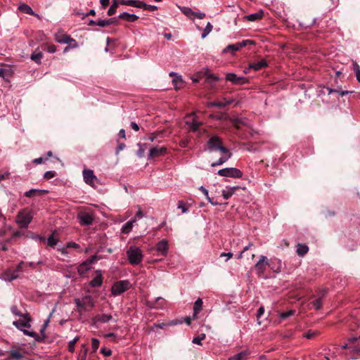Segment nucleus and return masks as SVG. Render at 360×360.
<instances>
[{"instance_id": "6e6d98bb", "label": "nucleus", "mask_w": 360, "mask_h": 360, "mask_svg": "<svg viewBox=\"0 0 360 360\" xmlns=\"http://www.w3.org/2000/svg\"><path fill=\"white\" fill-rule=\"evenodd\" d=\"M275 262L277 264V268H274V266H272L271 269L274 270V271L277 272V273L281 271V269H282L281 261L280 259H276ZM273 263H274V262H273Z\"/></svg>"}, {"instance_id": "dca6fc26", "label": "nucleus", "mask_w": 360, "mask_h": 360, "mask_svg": "<svg viewBox=\"0 0 360 360\" xmlns=\"http://www.w3.org/2000/svg\"><path fill=\"white\" fill-rule=\"evenodd\" d=\"M18 278V273L16 271H14V270H12L11 269H7L0 276V278L6 282H11Z\"/></svg>"}, {"instance_id": "bb28decb", "label": "nucleus", "mask_w": 360, "mask_h": 360, "mask_svg": "<svg viewBox=\"0 0 360 360\" xmlns=\"http://www.w3.org/2000/svg\"><path fill=\"white\" fill-rule=\"evenodd\" d=\"M116 1L117 2L118 6L120 4H122V5H126V6H129L136 7V8H138L139 6V0H116Z\"/></svg>"}, {"instance_id": "1a4fd4ad", "label": "nucleus", "mask_w": 360, "mask_h": 360, "mask_svg": "<svg viewBox=\"0 0 360 360\" xmlns=\"http://www.w3.org/2000/svg\"><path fill=\"white\" fill-rule=\"evenodd\" d=\"M269 265L267 257L264 255L260 256L259 261L255 265L257 274L259 276L262 275L264 273L266 266Z\"/></svg>"}, {"instance_id": "aec40b11", "label": "nucleus", "mask_w": 360, "mask_h": 360, "mask_svg": "<svg viewBox=\"0 0 360 360\" xmlns=\"http://www.w3.org/2000/svg\"><path fill=\"white\" fill-rule=\"evenodd\" d=\"M103 283L102 274L101 271H96V276L90 281V285L91 287H99Z\"/></svg>"}, {"instance_id": "cd10ccee", "label": "nucleus", "mask_w": 360, "mask_h": 360, "mask_svg": "<svg viewBox=\"0 0 360 360\" xmlns=\"http://www.w3.org/2000/svg\"><path fill=\"white\" fill-rule=\"evenodd\" d=\"M134 223L136 222L133 219L126 222L121 229L122 233L128 234L132 230Z\"/></svg>"}, {"instance_id": "c85d7f7f", "label": "nucleus", "mask_w": 360, "mask_h": 360, "mask_svg": "<svg viewBox=\"0 0 360 360\" xmlns=\"http://www.w3.org/2000/svg\"><path fill=\"white\" fill-rule=\"evenodd\" d=\"M309 250V248L307 245L299 243L297 245L296 252L299 256L303 257Z\"/></svg>"}, {"instance_id": "0eeeda50", "label": "nucleus", "mask_w": 360, "mask_h": 360, "mask_svg": "<svg viewBox=\"0 0 360 360\" xmlns=\"http://www.w3.org/2000/svg\"><path fill=\"white\" fill-rule=\"evenodd\" d=\"M217 174L221 176L232 177L235 179L240 178L243 176V172L235 167H226L219 169Z\"/></svg>"}, {"instance_id": "774afa93", "label": "nucleus", "mask_w": 360, "mask_h": 360, "mask_svg": "<svg viewBox=\"0 0 360 360\" xmlns=\"http://www.w3.org/2000/svg\"><path fill=\"white\" fill-rule=\"evenodd\" d=\"M264 313V308L260 307L257 311V318H260Z\"/></svg>"}, {"instance_id": "e2e57ef3", "label": "nucleus", "mask_w": 360, "mask_h": 360, "mask_svg": "<svg viewBox=\"0 0 360 360\" xmlns=\"http://www.w3.org/2000/svg\"><path fill=\"white\" fill-rule=\"evenodd\" d=\"M316 333L315 331H308L304 335V337L308 339H310L316 335Z\"/></svg>"}, {"instance_id": "a878e982", "label": "nucleus", "mask_w": 360, "mask_h": 360, "mask_svg": "<svg viewBox=\"0 0 360 360\" xmlns=\"http://www.w3.org/2000/svg\"><path fill=\"white\" fill-rule=\"evenodd\" d=\"M202 300L201 298H198L197 300L195 302L193 306V319H195L197 317V314L202 309Z\"/></svg>"}, {"instance_id": "6e6552de", "label": "nucleus", "mask_w": 360, "mask_h": 360, "mask_svg": "<svg viewBox=\"0 0 360 360\" xmlns=\"http://www.w3.org/2000/svg\"><path fill=\"white\" fill-rule=\"evenodd\" d=\"M98 259V257L96 255H94L84 262L77 268L78 274L80 276H84L87 273V271L91 269V264L96 262Z\"/></svg>"}, {"instance_id": "423d86ee", "label": "nucleus", "mask_w": 360, "mask_h": 360, "mask_svg": "<svg viewBox=\"0 0 360 360\" xmlns=\"http://www.w3.org/2000/svg\"><path fill=\"white\" fill-rule=\"evenodd\" d=\"M130 287V283L127 280L119 281L113 284L111 292L114 296H117L127 291Z\"/></svg>"}, {"instance_id": "ea45409f", "label": "nucleus", "mask_w": 360, "mask_h": 360, "mask_svg": "<svg viewBox=\"0 0 360 360\" xmlns=\"http://www.w3.org/2000/svg\"><path fill=\"white\" fill-rule=\"evenodd\" d=\"M212 30V25L210 22H208L206 27L203 30L202 34L201 35L202 39L205 38L210 34V32H211Z\"/></svg>"}, {"instance_id": "4d7b16f0", "label": "nucleus", "mask_w": 360, "mask_h": 360, "mask_svg": "<svg viewBox=\"0 0 360 360\" xmlns=\"http://www.w3.org/2000/svg\"><path fill=\"white\" fill-rule=\"evenodd\" d=\"M11 311L13 314L17 316H22L24 315L18 309V307L16 306H12L11 307Z\"/></svg>"}, {"instance_id": "9b49d317", "label": "nucleus", "mask_w": 360, "mask_h": 360, "mask_svg": "<svg viewBox=\"0 0 360 360\" xmlns=\"http://www.w3.org/2000/svg\"><path fill=\"white\" fill-rule=\"evenodd\" d=\"M77 219L82 225L89 226L91 225L94 220V215L89 212H80L77 214Z\"/></svg>"}, {"instance_id": "5fc2aeb1", "label": "nucleus", "mask_w": 360, "mask_h": 360, "mask_svg": "<svg viewBox=\"0 0 360 360\" xmlns=\"http://www.w3.org/2000/svg\"><path fill=\"white\" fill-rule=\"evenodd\" d=\"M42 54L41 53H32L31 55V59L35 61L36 63H39Z\"/></svg>"}, {"instance_id": "0e129e2a", "label": "nucleus", "mask_w": 360, "mask_h": 360, "mask_svg": "<svg viewBox=\"0 0 360 360\" xmlns=\"http://www.w3.org/2000/svg\"><path fill=\"white\" fill-rule=\"evenodd\" d=\"M101 352L105 356H109L112 354V352L110 349H108L105 348H102L101 350Z\"/></svg>"}, {"instance_id": "f03ea898", "label": "nucleus", "mask_w": 360, "mask_h": 360, "mask_svg": "<svg viewBox=\"0 0 360 360\" xmlns=\"http://www.w3.org/2000/svg\"><path fill=\"white\" fill-rule=\"evenodd\" d=\"M33 218V213L32 211L29 210H21L20 211L15 219V222L21 227V228H27L28 227L30 223L31 222Z\"/></svg>"}, {"instance_id": "b1692460", "label": "nucleus", "mask_w": 360, "mask_h": 360, "mask_svg": "<svg viewBox=\"0 0 360 360\" xmlns=\"http://www.w3.org/2000/svg\"><path fill=\"white\" fill-rule=\"evenodd\" d=\"M112 319V316L110 314H98L94 319L95 322L105 323L109 322Z\"/></svg>"}, {"instance_id": "4be33fe9", "label": "nucleus", "mask_w": 360, "mask_h": 360, "mask_svg": "<svg viewBox=\"0 0 360 360\" xmlns=\"http://www.w3.org/2000/svg\"><path fill=\"white\" fill-rule=\"evenodd\" d=\"M226 79L228 80V81H230L233 84H242L243 83V81L245 80V79L244 77H238L236 74L234 73H229L226 75Z\"/></svg>"}, {"instance_id": "79ce46f5", "label": "nucleus", "mask_w": 360, "mask_h": 360, "mask_svg": "<svg viewBox=\"0 0 360 360\" xmlns=\"http://www.w3.org/2000/svg\"><path fill=\"white\" fill-rule=\"evenodd\" d=\"M199 189L202 192V193L205 195L207 200L212 205H217V202H214L210 198L208 190L205 188L204 186H201Z\"/></svg>"}, {"instance_id": "9d476101", "label": "nucleus", "mask_w": 360, "mask_h": 360, "mask_svg": "<svg viewBox=\"0 0 360 360\" xmlns=\"http://www.w3.org/2000/svg\"><path fill=\"white\" fill-rule=\"evenodd\" d=\"M117 21V18H111L109 19H100L98 20H91L89 21L88 25H98L101 27H105L110 25L115 24Z\"/></svg>"}, {"instance_id": "f704fd0d", "label": "nucleus", "mask_w": 360, "mask_h": 360, "mask_svg": "<svg viewBox=\"0 0 360 360\" xmlns=\"http://www.w3.org/2000/svg\"><path fill=\"white\" fill-rule=\"evenodd\" d=\"M9 353L12 359L15 360H20L23 358V355L18 350L11 349Z\"/></svg>"}, {"instance_id": "5701e85b", "label": "nucleus", "mask_w": 360, "mask_h": 360, "mask_svg": "<svg viewBox=\"0 0 360 360\" xmlns=\"http://www.w3.org/2000/svg\"><path fill=\"white\" fill-rule=\"evenodd\" d=\"M233 101L232 99L224 100V101H213L210 102L207 104L208 107H218V108H224L231 103H232Z\"/></svg>"}, {"instance_id": "a19ab883", "label": "nucleus", "mask_w": 360, "mask_h": 360, "mask_svg": "<svg viewBox=\"0 0 360 360\" xmlns=\"http://www.w3.org/2000/svg\"><path fill=\"white\" fill-rule=\"evenodd\" d=\"M46 242L49 246L54 248L58 243V240L52 234L47 238Z\"/></svg>"}, {"instance_id": "7c9ffc66", "label": "nucleus", "mask_w": 360, "mask_h": 360, "mask_svg": "<svg viewBox=\"0 0 360 360\" xmlns=\"http://www.w3.org/2000/svg\"><path fill=\"white\" fill-rule=\"evenodd\" d=\"M266 61L265 60H262L260 61L252 63L251 65H250V68L254 69L255 70H259L266 67Z\"/></svg>"}, {"instance_id": "72a5a7b5", "label": "nucleus", "mask_w": 360, "mask_h": 360, "mask_svg": "<svg viewBox=\"0 0 360 360\" xmlns=\"http://www.w3.org/2000/svg\"><path fill=\"white\" fill-rule=\"evenodd\" d=\"M247 354L248 352L243 351L229 357V360H243L244 358L247 356Z\"/></svg>"}, {"instance_id": "864d4df0", "label": "nucleus", "mask_w": 360, "mask_h": 360, "mask_svg": "<svg viewBox=\"0 0 360 360\" xmlns=\"http://www.w3.org/2000/svg\"><path fill=\"white\" fill-rule=\"evenodd\" d=\"M144 217V214L143 213L140 207H139L137 212L136 213L134 217L132 219L134 220V221L136 222L138 219H140Z\"/></svg>"}, {"instance_id": "412c9836", "label": "nucleus", "mask_w": 360, "mask_h": 360, "mask_svg": "<svg viewBox=\"0 0 360 360\" xmlns=\"http://www.w3.org/2000/svg\"><path fill=\"white\" fill-rule=\"evenodd\" d=\"M224 155L221 157L217 161L212 162L211 166L212 167L219 166L225 163L232 156V153L228 150V153H221Z\"/></svg>"}, {"instance_id": "de8ad7c7", "label": "nucleus", "mask_w": 360, "mask_h": 360, "mask_svg": "<svg viewBox=\"0 0 360 360\" xmlns=\"http://www.w3.org/2000/svg\"><path fill=\"white\" fill-rule=\"evenodd\" d=\"M79 337H75L73 340H70L68 343V350L70 352H73L75 350V345L76 342L78 341Z\"/></svg>"}, {"instance_id": "37998d69", "label": "nucleus", "mask_w": 360, "mask_h": 360, "mask_svg": "<svg viewBox=\"0 0 360 360\" xmlns=\"http://www.w3.org/2000/svg\"><path fill=\"white\" fill-rule=\"evenodd\" d=\"M172 82L176 89H179L181 87L180 84L182 83V79L180 75H176L172 80Z\"/></svg>"}, {"instance_id": "c9c22d12", "label": "nucleus", "mask_w": 360, "mask_h": 360, "mask_svg": "<svg viewBox=\"0 0 360 360\" xmlns=\"http://www.w3.org/2000/svg\"><path fill=\"white\" fill-rule=\"evenodd\" d=\"M44 190L30 189L25 193V195L27 198L32 197L35 193H46Z\"/></svg>"}, {"instance_id": "09e8293b", "label": "nucleus", "mask_w": 360, "mask_h": 360, "mask_svg": "<svg viewBox=\"0 0 360 360\" xmlns=\"http://www.w3.org/2000/svg\"><path fill=\"white\" fill-rule=\"evenodd\" d=\"M328 94H330L333 92H336L338 94H339L340 96H343L345 95H347L349 93H352V91H342V90H337V89H330V88H328Z\"/></svg>"}, {"instance_id": "393cba45", "label": "nucleus", "mask_w": 360, "mask_h": 360, "mask_svg": "<svg viewBox=\"0 0 360 360\" xmlns=\"http://www.w3.org/2000/svg\"><path fill=\"white\" fill-rule=\"evenodd\" d=\"M118 18L124 19L126 20L127 22H133L139 18V16L135 14H130L129 13L124 12L118 15Z\"/></svg>"}, {"instance_id": "4468645a", "label": "nucleus", "mask_w": 360, "mask_h": 360, "mask_svg": "<svg viewBox=\"0 0 360 360\" xmlns=\"http://www.w3.org/2000/svg\"><path fill=\"white\" fill-rule=\"evenodd\" d=\"M55 39H56V41L60 44H65L74 43L75 44L72 45V48L77 47L76 41L66 34H63V33L56 34Z\"/></svg>"}, {"instance_id": "69168bd1", "label": "nucleus", "mask_w": 360, "mask_h": 360, "mask_svg": "<svg viewBox=\"0 0 360 360\" xmlns=\"http://www.w3.org/2000/svg\"><path fill=\"white\" fill-rule=\"evenodd\" d=\"M227 257V259H226V261H227L233 257V254L231 252H227V253L222 252L220 255V257Z\"/></svg>"}, {"instance_id": "c756f323", "label": "nucleus", "mask_w": 360, "mask_h": 360, "mask_svg": "<svg viewBox=\"0 0 360 360\" xmlns=\"http://www.w3.org/2000/svg\"><path fill=\"white\" fill-rule=\"evenodd\" d=\"M263 14H264L263 11H259L257 13L250 14V15H247L245 18L248 20L254 22L259 19H261L263 16Z\"/></svg>"}, {"instance_id": "e433bc0d", "label": "nucleus", "mask_w": 360, "mask_h": 360, "mask_svg": "<svg viewBox=\"0 0 360 360\" xmlns=\"http://www.w3.org/2000/svg\"><path fill=\"white\" fill-rule=\"evenodd\" d=\"M353 70L355 72L356 79L359 83H360V67L356 61H353L352 63Z\"/></svg>"}, {"instance_id": "ddd939ff", "label": "nucleus", "mask_w": 360, "mask_h": 360, "mask_svg": "<svg viewBox=\"0 0 360 360\" xmlns=\"http://www.w3.org/2000/svg\"><path fill=\"white\" fill-rule=\"evenodd\" d=\"M82 174L84 182L91 186H94L95 182L97 181V177L94 175L93 170L85 169Z\"/></svg>"}, {"instance_id": "6ab92c4d", "label": "nucleus", "mask_w": 360, "mask_h": 360, "mask_svg": "<svg viewBox=\"0 0 360 360\" xmlns=\"http://www.w3.org/2000/svg\"><path fill=\"white\" fill-rule=\"evenodd\" d=\"M240 187L236 186H227L222 191V196L225 200L229 199Z\"/></svg>"}, {"instance_id": "7ed1b4c3", "label": "nucleus", "mask_w": 360, "mask_h": 360, "mask_svg": "<svg viewBox=\"0 0 360 360\" xmlns=\"http://www.w3.org/2000/svg\"><path fill=\"white\" fill-rule=\"evenodd\" d=\"M23 319L15 321L13 322V325L15 326L18 329L22 331V333L30 337H34L35 333L25 330V328H30V319L27 314H25L22 316Z\"/></svg>"}, {"instance_id": "f8f14e48", "label": "nucleus", "mask_w": 360, "mask_h": 360, "mask_svg": "<svg viewBox=\"0 0 360 360\" xmlns=\"http://www.w3.org/2000/svg\"><path fill=\"white\" fill-rule=\"evenodd\" d=\"M180 9L181 12L191 20H194L195 18L202 19L205 17L204 13L193 11L192 9L188 7H181Z\"/></svg>"}, {"instance_id": "bf43d9fd", "label": "nucleus", "mask_w": 360, "mask_h": 360, "mask_svg": "<svg viewBox=\"0 0 360 360\" xmlns=\"http://www.w3.org/2000/svg\"><path fill=\"white\" fill-rule=\"evenodd\" d=\"M139 149L136 151V155L139 158H142L144 155L145 149L143 148V145L141 143L138 144Z\"/></svg>"}, {"instance_id": "49530a36", "label": "nucleus", "mask_w": 360, "mask_h": 360, "mask_svg": "<svg viewBox=\"0 0 360 360\" xmlns=\"http://www.w3.org/2000/svg\"><path fill=\"white\" fill-rule=\"evenodd\" d=\"M219 80V77L212 75V74H210V73H208L207 74V77H206V82H208V83H213V82H215Z\"/></svg>"}, {"instance_id": "052dcab7", "label": "nucleus", "mask_w": 360, "mask_h": 360, "mask_svg": "<svg viewBox=\"0 0 360 360\" xmlns=\"http://www.w3.org/2000/svg\"><path fill=\"white\" fill-rule=\"evenodd\" d=\"M25 264V263L23 261L20 262L16 266V269L14 270V271H16L18 273V274L19 275V273L23 271V266Z\"/></svg>"}, {"instance_id": "a211bd4d", "label": "nucleus", "mask_w": 360, "mask_h": 360, "mask_svg": "<svg viewBox=\"0 0 360 360\" xmlns=\"http://www.w3.org/2000/svg\"><path fill=\"white\" fill-rule=\"evenodd\" d=\"M166 151V148L165 147H153L151 148L149 150L148 159L153 158L155 157H158L165 153Z\"/></svg>"}, {"instance_id": "a18cd8bd", "label": "nucleus", "mask_w": 360, "mask_h": 360, "mask_svg": "<svg viewBox=\"0 0 360 360\" xmlns=\"http://www.w3.org/2000/svg\"><path fill=\"white\" fill-rule=\"evenodd\" d=\"M311 304L315 309L318 310L321 309L322 306V300L321 298L316 299L315 300L312 301Z\"/></svg>"}, {"instance_id": "603ef678", "label": "nucleus", "mask_w": 360, "mask_h": 360, "mask_svg": "<svg viewBox=\"0 0 360 360\" xmlns=\"http://www.w3.org/2000/svg\"><path fill=\"white\" fill-rule=\"evenodd\" d=\"M238 44V46L239 47V49H240L241 48L243 47H245V46L248 45V44H254V41H252V40H249V39H247V40H243L239 43H237Z\"/></svg>"}, {"instance_id": "f257e3e1", "label": "nucleus", "mask_w": 360, "mask_h": 360, "mask_svg": "<svg viewBox=\"0 0 360 360\" xmlns=\"http://www.w3.org/2000/svg\"><path fill=\"white\" fill-rule=\"evenodd\" d=\"M127 255L130 264L137 265L142 262L143 253L141 250L136 246H130L127 251Z\"/></svg>"}, {"instance_id": "20e7f679", "label": "nucleus", "mask_w": 360, "mask_h": 360, "mask_svg": "<svg viewBox=\"0 0 360 360\" xmlns=\"http://www.w3.org/2000/svg\"><path fill=\"white\" fill-rule=\"evenodd\" d=\"M208 150L210 152L220 151L221 153H228V149L222 146L221 139L218 136H212L207 142Z\"/></svg>"}, {"instance_id": "13d9d810", "label": "nucleus", "mask_w": 360, "mask_h": 360, "mask_svg": "<svg viewBox=\"0 0 360 360\" xmlns=\"http://www.w3.org/2000/svg\"><path fill=\"white\" fill-rule=\"evenodd\" d=\"M91 347L93 352H96L99 347V341L96 338H93L91 340Z\"/></svg>"}, {"instance_id": "c03bdc74", "label": "nucleus", "mask_w": 360, "mask_h": 360, "mask_svg": "<svg viewBox=\"0 0 360 360\" xmlns=\"http://www.w3.org/2000/svg\"><path fill=\"white\" fill-rule=\"evenodd\" d=\"M232 122L236 128H239L240 124H246V121L240 118H234Z\"/></svg>"}, {"instance_id": "2f4dec72", "label": "nucleus", "mask_w": 360, "mask_h": 360, "mask_svg": "<svg viewBox=\"0 0 360 360\" xmlns=\"http://www.w3.org/2000/svg\"><path fill=\"white\" fill-rule=\"evenodd\" d=\"M139 8H143L145 11H154L158 9V6L155 5L146 4L144 2L139 1Z\"/></svg>"}, {"instance_id": "680f3d73", "label": "nucleus", "mask_w": 360, "mask_h": 360, "mask_svg": "<svg viewBox=\"0 0 360 360\" xmlns=\"http://www.w3.org/2000/svg\"><path fill=\"white\" fill-rule=\"evenodd\" d=\"M56 172L53 171H48L44 173V177L46 179H49L53 178L55 176Z\"/></svg>"}, {"instance_id": "8fccbe9b", "label": "nucleus", "mask_w": 360, "mask_h": 360, "mask_svg": "<svg viewBox=\"0 0 360 360\" xmlns=\"http://www.w3.org/2000/svg\"><path fill=\"white\" fill-rule=\"evenodd\" d=\"M205 338V335L202 333V334H200L198 337L193 338V339L192 340V342L193 344H196V345H201V341L203 340Z\"/></svg>"}, {"instance_id": "4c0bfd02", "label": "nucleus", "mask_w": 360, "mask_h": 360, "mask_svg": "<svg viewBox=\"0 0 360 360\" xmlns=\"http://www.w3.org/2000/svg\"><path fill=\"white\" fill-rule=\"evenodd\" d=\"M239 50V47L238 46V44H229L228 45L223 51L224 53H227V52H235L236 51H238Z\"/></svg>"}, {"instance_id": "3c124183", "label": "nucleus", "mask_w": 360, "mask_h": 360, "mask_svg": "<svg viewBox=\"0 0 360 360\" xmlns=\"http://www.w3.org/2000/svg\"><path fill=\"white\" fill-rule=\"evenodd\" d=\"M295 314V310H290L287 312H282L279 314V316L282 319H285L289 316H293Z\"/></svg>"}, {"instance_id": "39448f33", "label": "nucleus", "mask_w": 360, "mask_h": 360, "mask_svg": "<svg viewBox=\"0 0 360 360\" xmlns=\"http://www.w3.org/2000/svg\"><path fill=\"white\" fill-rule=\"evenodd\" d=\"M75 303L79 311H87V307L92 308L94 307V302L92 297L89 295H86L82 299H75Z\"/></svg>"}, {"instance_id": "2eb2a0df", "label": "nucleus", "mask_w": 360, "mask_h": 360, "mask_svg": "<svg viewBox=\"0 0 360 360\" xmlns=\"http://www.w3.org/2000/svg\"><path fill=\"white\" fill-rule=\"evenodd\" d=\"M186 124L188 126L189 130L192 131H196L200 126L201 122L195 119L194 115H191L187 117Z\"/></svg>"}, {"instance_id": "473e14b6", "label": "nucleus", "mask_w": 360, "mask_h": 360, "mask_svg": "<svg viewBox=\"0 0 360 360\" xmlns=\"http://www.w3.org/2000/svg\"><path fill=\"white\" fill-rule=\"evenodd\" d=\"M18 9L26 14L35 15L32 8L25 4H20Z\"/></svg>"}, {"instance_id": "338daca9", "label": "nucleus", "mask_w": 360, "mask_h": 360, "mask_svg": "<svg viewBox=\"0 0 360 360\" xmlns=\"http://www.w3.org/2000/svg\"><path fill=\"white\" fill-rule=\"evenodd\" d=\"M125 148L124 143H120L116 149V153H119L121 150H122Z\"/></svg>"}, {"instance_id": "58836bf2", "label": "nucleus", "mask_w": 360, "mask_h": 360, "mask_svg": "<svg viewBox=\"0 0 360 360\" xmlns=\"http://www.w3.org/2000/svg\"><path fill=\"white\" fill-rule=\"evenodd\" d=\"M118 7L117 2L116 0H113L112 4L110 6L108 11V15H112L116 13L117 8Z\"/></svg>"}, {"instance_id": "f3484780", "label": "nucleus", "mask_w": 360, "mask_h": 360, "mask_svg": "<svg viewBox=\"0 0 360 360\" xmlns=\"http://www.w3.org/2000/svg\"><path fill=\"white\" fill-rule=\"evenodd\" d=\"M169 245L168 241L166 239H162L159 241L156 245V250L163 256H166L168 252Z\"/></svg>"}]
</instances>
